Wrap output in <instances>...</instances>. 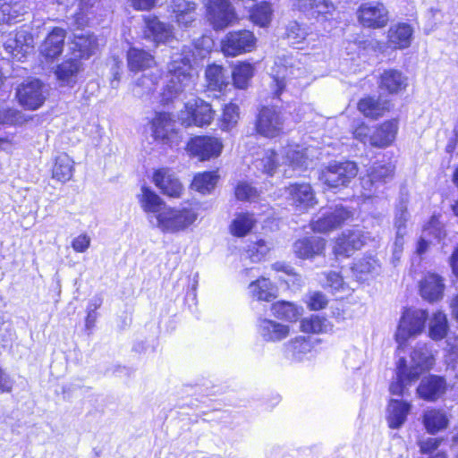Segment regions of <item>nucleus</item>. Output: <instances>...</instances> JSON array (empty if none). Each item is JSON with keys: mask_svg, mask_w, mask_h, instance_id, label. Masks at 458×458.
<instances>
[{"mask_svg": "<svg viewBox=\"0 0 458 458\" xmlns=\"http://www.w3.org/2000/svg\"><path fill=\"white\" fill-rule=\"evenodd\" d=\"M171 60L168 63L167 70L169 79L167 80L161 93V102L168 104L177 98L182 92L191 89L193 85V76L191 73L193 51L191 47L182 46L173 47Z\"/></svg>", "mask_w": 458, "mask_h": 458, "instance_id": "1", "label": "nucleus"}, {"mask_svg": "<svg viewBox=\"0 0 458 458\" xmlns=\"http://www.w3.org/2000/svg\"><path fill=\"white\" fill-rule=\"evenodd\" d=\"M199 216L198 208L188 206L182 208L164 207L155 216L157 226L164 233H175L186 230Z\"/></svg>", "mask_w": 458, "mask_h": 458, "instance_id": "2", "label": "nucleus"}, {"mask_svg": "<svg viewBox=\"0 0 458 458\" xmlns=\"http://www.w3.org/2000/svg\"><path fill=\"white\" fill-rule=\"evenodd\" d=\"M358 174V166L354 162L334 161L321 169L318 180L328 188L346 187Z\"/></svg>", "mask_w": 458, "mask_h": 458, "instance_id": "3", "label": "nucleus"}, {"mask_svg": "<svg viewBox=\"0 0 458 458\" xmlns=\"http://www.w3.org/2000/svg\"><path fill=\"white\" fill-rule=\"evenodd\" d=\"M206 19L215 30H223L238 20L235 8L230 0H204Z\"/></svg>", "mask_w": 458, "mask_h": 458, "instance_id": "4", "label": "nucleus"}, {"mask_svg": "<svg viewBox=\"0 0 458 458\" xmlns=\"http://www.w3.org/2000/svg\"><path fill=\"white\" fill-rule=\"evenodd\" d=\"M425 310L407 309L403 311L395 334L396 342L401 346L411 336L421 334L428 319Z\"/></svg>", "mask_w": 458, "mask_h": 458, "instance_id": "5", "label": "nucleus"}, {"mask_svg": "<svg viewBox=\"0 0 458 458\" xmlns=\"http://www.w3.org/2000/svg\"><path fill=\"white\" fill-rule=\"evenodd\" d=\"M185 110L181 111L179 119L182 125L206 126L211 123L214 114L211 106L200 98L189 101L185 104Z\"/></svg>", "mask_w": 458, "mask_h": 458, "instance_id": "6", "label": "nucleus"}, {"mask_svg": "<svg viewBox=\"0 0 458 458\" xmlns=\"http://www.w3.org/2000/svg\"><path fill=\"white\" fill-rule=\"evenodd\" d=\"M369 239V234L360 228L346 230L337 238L334 252L339 257H350L355 250H360Z\"/></svg>", "mask_w": 458, "mask_h": 458, "instance_id": "7", "label": "nucleus"}, {"mask_svg": "<svg viewBox=\"0 0 458 458\" xmlns=\"http://www.w3.org/2000/svg\"><path fill=\"white\" fill-rule=\"evenodd\" d=\"M284 118L281 112L271 106H264L259 113L257 131L268 138L278 136L284 130Z\"/></svg>", "mask_w": 458, "mask_h": 458, "instance_id": "8", "label": "nucleus"}, {"mask_svg": "<svg viewBox=\"0 0 458 458\" xmlns=\"http://www.w3.org/2000/svg\"><path fill=\"white\" fill-rule=\"evenodd\" d=\"M254 34L247 30L229 32L222 41V50L225 55L236 56L250 52L255 46Z\"/></svg>", "mask_w": 458, "mask_h": 458, "instance_id": "9", "label": "nucleus"}, {"mask_svg": "<svg viewBox=\"0 0 458 458\" xmlns=\"http://www.w3.org/2000/svg\"><path fill=\"white\" fill-rule=\"evenodd\" d=\"M352 215L350 209L343 206L331 207L317 220L312 221V229L318 233L329 232L350 221Z\"/></svg>", "mask_w": 458, "mask_h": 458, "instance_id": "10", "label": "nucleus"}, {"mask_svg": "<svg viewBox=\"0 0 458 458\" xmlns=\"http://www.w3.org/2000/svg\"><path fill=\"white\" fill-rule=\"evenodd\" d=\"M44 85L39 80H29L22 82L16 90L20 104L28 109L35 110L46 100Z\"/></svg>", "mask_w": 458, "mask_h": 458, "instance_id": "11", "label": "nucleus"}, {"mask_svg": "<svg viewBox=\"0 0 458 458\" xmlns=\"http://www.w3.org/2000/svg\"><path fill=\"white\" fill-rule=\"evenodd\" d=\"M360 22L368 28H383L388 21V11L379 2L362 4L358 10Z\"/></svg>", "mask_w": 458, "mask_h": 458, "instance_id": "12", "label": "nucleus"}, {"mask_svg": "<svg viewBox=\"0 0 458 458\" xmlns=\"http://www.w3.org/2000/svg\"><path fill=\"white\" fill-rule=\"evenodd\" d=\"M33 47V38L26 30L10 33L4 41V48L10 56L21 61Z\"/></svg>", "mask_w": 458, "mask_h": 458, "instance_id": "13", "label": "nucleus"}, {"mask_svg": "<svg viewBox=\"0 0 458 458\" xmlns=\"http://www.w3.org/2000/svg\"><path fill=\"white\" fill-rule=\"evenodd\" d=\"M152 133L157 140L171 145L177 139L176 122L169 113H157L152 120Z\"/></svg>", "mask_w": 458, "mask_h": 458, "instance_id": "14", "label": "nucleus"}, {"mask_svg": "<svg viewBox=\"0 0 458 458\" xmlns=\"http://www.w3.org/2000/svg\"><path fill=\"white\" fill-rule=\"evenodd\" d=\"M66 30L55 27L47 36L39 47V54L47 63H52L58 58L64 47Z\"/></svg>", "mask_w": 458, "mask_h": 458, "instance_id": "15", "label": "nucleus"}, {"mask_svg": "<svg viewBox=\"0 0 458 458\" xmlns=\"http://www.w3.org/2000/svg\"><path fill=\"white\" fill-rule=\"evenodd\" d=\"M434 356L426 344H418L411 353L408 364L409 376L419 378L425 371L429 370L434 365Z\"/></svg>", "mask_w": 458, "mask_h": 458, "instance_id": "16", "label": "nucleus"}, {"mask_svg": "<svg viewBox=\"0 0 458 458\" xmlns=\"http://www.w3.org/2000/svg\"><path fill=\"white\" fill-rule=\"evenodd\" d=\"M223 145L215 137L199 136L191 139L188 143V150L200 160H207L220 155Z\"/></svg>", "mask_w": 458, "mask_h": 458, "instance_id": "17", "label": "nucleus"}, {"mask_svg": "<svg viewBox=\"0 0 458 458\" xmlns=\"http://www.w3.org/2000/svg\"><path fill=\"white\" fill-rule=\"evenodd\" d=\"M286 199L299 211H304L316 204L315 195L309 183L291 184L285 189Z\"/></svg>", "mask_w": 458, "mask_h": 458, "instance_id": "18", "label": "nucleus"}, {"mask_svg": "<svg viewBox=\"0 0 458 458\" xmlns=\"http://www.w3.org/2000/svg\"><path fill=\"white\" fill-rule=\"evenodd\" d=\"M168 9L179 27L188 28L197 19V4L193 1L171 0Z\"/></svg>", "mask_w": 458, "mask_h": 458, "instance_id": "19", "label": "nucleus"}, {"mask_svg": "<svg viewBox=\"0 0 458 458\" xmlns=\"http://www.w3.org/2000/svg\"><path fill=\"white\" fill-rule=\"evenodd\" d=\"M446 390V382L444 377L429 375L421 379L417 393L419 396L428 402H434L440 398Z\"/></svg>", "mask_w": 458, "mask_h": 458, "instance_id": "20", "label": "nucleus"}, {"mask_svg": "<svg viewBox=\"0 0 458 458\" xmlns=\"http://www.w3.org/2000/svg\"><path fill=\"white\" fill-rule=\"evenodd\" d=\"M144 38L152 40L156 45L167 43L173 38L172 27L160 21L155 16L145 18Z\"/></svg>", "mask_w": 458, "mask_h": 458, "instance_id": "21", "label": "nucleus"}, {"mask_svg": "<svg viewBox=\"0 0 458 458\" xmlns=\"http://www.w3.org/2000/svg\"><path fill=\"white\" fill-rule=\"evenodd\" d=\"M258 333L266 342H280L290 335L287 325L272 319L259 318L258 320Z\"/></svg>", "mask_w": 458, "mask_h": 458, "instance_id": "22", "label": "nucleus"}, {"mask_svg": "<svg viewBox=\"0 0 458 458\" xmlns=\"http://www.w3.org/2000/svg\"><path fill=\"white\" fill-rule=\"evenodd\" d=\"M153 181L156 186L167 196L179 197L182 191V183L169 169L162 168L157 170L154 174Z\"/></svg>", "mask_w": 458, "mask_h": 458, "instance_id": "23", "label": "nucleus"}, {"mask_svg": "<svg viewBox=\"0 0 458 458\" xmlns=\"http://www.w3.org/2000/svg\"><path fill=\"white\" fill-rule=\"evenodd\" d=\"M294 72L295 70L293 66L276 64L272 71V81L270 84L273 98H281V95L293 78Z\"/></svg>", "mask_w": 458, "mask_h": 458, "instance_id": "24", "label": "nucleus"}, {"mask_svg": "<svg viewBox=\"0 0 458 458\" xmlns=\"http://www.w3.org/2000/svg\"><path fill=\"white\" fill-rule=\"evenodd\" d=\"M444 289L443 279L436 274H428L420 284L421 297L429 302L441 300L444 295Z\"/></svg>", "mask_w": 458, "mask_h": 458, "instance_id": "25", "label": "nucleus"}, {"mask_svg": "<svg viewBox=\"0 0 458 458\" xmlns=\"http://www.w3.org/2000/svg\"><path fill=\"white\" fill-rule=\"evenodd\" d=\"M250 296L259 301L270 302L277 297V287L266 277L251 282L248 286Z\"/></svg>", "mask_w": 458, "mask_h": 458, "instance_id": "26", "label": "nucleus"}, {"mask_svg": "<svg viewBox=\"0 0 458 458\" xmlns=\"http://www.w3.org/2000/svg\"><path fill=\"white\" fill-rule=\"evenodd\" d=\"M310 149L299 146H288L282 151L284 164L295 169H307L312 163L310 157Z\"/></svg>", "mask_w": 458, "mask_h": 458, "instance_id": "27", "label": "nucleus"}, {"mask_svg": "<svg viewBox=\"0 0 458 458\" xmlns=\"http://www.w3.org/2000/svg\"><path fill=\"white\" fill-rule=\"evenodd\" d=\"M413 28L405 22H400L390 27L388 30V42L394 47L404 49L411 46Z\"/></svg>", "mask_w": 458, "mask_h": 458, "instance_id": "28", "label": "nucleus"}, {"mask_svg": "<svg viewBox=\"0 0 458 458\" xmlns=\"http://www.w3.org/2000/svg\"><path fill=\"white\" fill-rule=\"evenodd\" d=\"M397 128V122L394 120L382 123L369 136V144L376 148L389 146L395 139Z\"/></svg>", "mask_w": 458, "mask_h": 458, "instance_id": "29", "label": "nucleus"}, {"mask_svg": "<svg viewBox=\"0 0 458 458\" xmlns=\"http://www.w3.org/2000/svg\"><path fill=\"white\" fill-rule=\"evenodd\" d=\"M127 64L130 71L140 72L153 67L156 61L149 52L131 47L127 51Z\"/></svg>", "mask_w": 458, "mask_h": 458, "instance_id": "30", "label": "nucleus"}, {"mask_svg": "<svg viewBox=\"0 0 458 458\" xmlns=\"http://www.w3.org/2000/svg\"><path fill=\"white\" fill-rule=\"evenodd\" d=\"M408 362L405 358L401 357L396 364V377L389 386V391L394 395L402 396L404 394L407 386L418 378L409 376Z\"/></svg>", "mask_w": 458, "mask_h": 458, "instance_id": "31", "label": "nucleus"}, {"mask_svg": "<svg viewBox=\"0 0 458 458\" xmlns=\"http://www.w3.org/2000/svg\"><path fill=\"white\" fill-rule=\"evenodd\" d=\"M411 411L410 403L391 399L387 406L386 420L389 428H399L406 421Z\"/></svg>", "mask_w": 458, "mask_h": 458, "instance_id": "32", "label": "nucleus"}, {"mask_svg": "<svg viewBox=\"0 0 458 458\" xmlns=\"http://www.w3.org/2000/svg\"><path fill=\"white\" fill-rule=\"evenodd\" d=\"M380 268L379 261L374 256L369 255L356 260L352 267V271L357 281L363 282L369 276L377 275Z\"/></svg>", "mask_w": 458, "mask_h": 458, "instance_id": "33", "label": "nucleus"}, {"mask_svg": "<svg viewBox=\"0 0 458 458\" xmlns=\"http://www.w3.org/2000/svg\"><path fill=\"white\" fill-rule=\"evenodd\" d=\"M325 249V241L319 237H307L296 241L293 251L301 259H310L320 254Z\"/></svg>", "mask_w": 458, "mask_h": 458, "instance_id": "34", "label": "nucleus"}, {"mask_svg": "<svg viewBox=\"0 0 458 458\" xmlns=\"http://www.w3.org/2000/svg\"><path fill=\"white\" fill-rule=\"evenodd\" d=\"M97 48V38L93 35L75 36L70 47L73 57L78 58L80 61L94 55Z\"/></svg>", "mask_w": 458, "mask_h": 458, "instance_id": "35", "label": "nucleus"}, {"mask_svg": "<svg viewBox=\"0 0 458 458\" xmlns=\"http://www.w3.org/2000/svg\"><path fill=\"white\" fill-rule=\"evenodd\" d=\"M407 86V77L395 69L384 71L380 76L379 88L388 93H398Z\"/></svg>", "mask_w": 458, "mask_h": 458, "instance_id": "36", "label": "nucleus"}, {"mask_svg": "<svg viewBox=\"0 0 458 458\" xmlns=\"http://www.w3.org/2000/svg\"><path fill=\"white\" fill-rule=\"evenodd\" d=\"M297 6L301 12L314 18L321 16L327 19V15L335 10L329 0H298Z\"/></svg>", "mask_w": 458, "mask_h": 458, "instance_id": "37", "label": "nucleus"}, {"mask_svg": "<svg viewBox=\"0 0 458 458\" xmlns=\"http://www.w3.org/2000/svg\"><path fill=\"white\" fill-rule=\"evenodd\" d=\"M81 66V62L72 56L57 65L55 73L58 81H62L63 84L70 85L75 83Z\"/></svg>", "mask_w": 458, "mask_h": 458, "instance_id": "38", "label": "nucleus"}, {"mask_svg": "<svg viewBox=\"0 0 458 458\" xmlns=\"http://www.w3.org/2000/svg\"><path fill=\"white\" fill-rule=\"evenodd\" d=\"M394 165L390 163L388 164H375L368 170V178L362 179L363 187H366L367 184L373 185L375 183L379 182H386L388 180L392 179L394 174Z\"/></svg>", "mask_w": 458, "mask_h": 458, "instance_id": "39", "label": "nucleus"}, {"mask_svg": "<svg viewBox=\"0 0 458 458\" xmlns=\"http://www.w3.org/2000/svg\"><path fill=\"white\" fill-rule=\"evenodd\" d=\"M422 422L429 434H436L447 427L448 419L443 411L431 409L424 411Z\"/></svg>", "mask_w": 458, "mask_h": 458, "instance_id": "40", "label": "nucleus"}, {"mask_svg": "<svg viewBox=\"0 0 458 458\" xmlns=\"http://www.w3.org/2000/svg\"><path fill=\"white\" fill-rule=\"evenodd\" d=\"M388 102H381L378 99L369 97L362 98L358 103V109L366 117L377 119L388 109Z\"/></svg>", "mask_w": 458, "mask_h": 458, "instance_id": "41", "label": "nucleus"}, {"mask_svg": "<svg viewBox=\"0 0 458 458\" xmlns=\"http://www.w3.org/2000/svg\"><path fill=\"white\" fill-rule=\"evenodd\" d=\"M309 35V28L295 21H290L285 28L284 38L288 40L289 44L296 48H302L301 45Z\"/></svg>", "mask_w": 458, "mask_h": 458, "instance_id": "42", "label": "nucleus"}, {"mask_svg": "<svg viewBox=\"0 0 458 458\" xmlns=\"http://www.w3.org/2000/svg\"><path fill=\"white\" fill-rule=\"evenodd\" d=\"M287 357L296 361L303 360L311 352L312 345L305 337H296L286 345Z\"/></svg>", "mask_w": 458, "mask_h": 458, "instance_id": "43", "label": "nucleus"}, {"mask_svg": "<svg viewBox=\"0 0 458 458\" xmlns=\"http://www.w3.org/2000/svg\"><path fill=\"white\" fill-rule=\"evenodd\" d=\"M73 173V161L65 154H60L55 158L53 167V177L59 182H65L69 181Z\"/></svg>", "mask_w": 458, "mask_h": 458, "instance_id": "44", "label": "nucleus"}, {"mask_svg": "<svg viewBox=\"0 0 458 458\" xmlns=\"http://www.w3.org/2000/svg\"><path fill=\"white\" fill-rule=\"evenodd\" d=\"M272 314L279 318L287 321H295L301 315V308L289 301H277L271 306Z\"/></svg>", "mask_w": 458, "mask_h": 458, "instance_id": "45", "label": "nucleus"}, {"mask_svg": "<svg viewBox=\"0 0 458 458\" xmlns=\"http://www.w3.org/2000/svg\"><path fill=\"white\" fill-rule=\"evenodd\" d=\"M139 200L145 212L158 215L164 209L162 208L164 203L160 197L148 187L143 186L141 188V194L139 196Z\"/></svg>", "mask_w": 458, "mask_h": 458, "instance_id": "46", "label": "nucleus"}, {"mask_svg": "<svg viewBox=\"0 0 458 458\" xmlns=\"http://www.w3.org/2000/svg\"><path fill=\"white\" fill-rule=\"evenodd\" d=\"M205 75L209 89L222 91L223 88L226 86L225 70L222 66L216 64L208 65Z\"/></svg>", "mask_w": 458, "mask_h": 458, "instance_id": "47", "label": "nucleus"}, {"mask_svg": "<svg viewBox=\"0 0 458 458\" xmlns=\"http://www.w3.org/2000/svg\"><path fill=\"white\" fill-rule=\"evenodd\" d=\"M22 14L23 6L21 4L0 0V24L16 21Z\"/></svg>", "mask_w": 458, "mask_h": 458, "instance_id": "48", "label": "nucleus"}, {"mask_svg": "<svg viewBox=\"0 0 458 458\" xmlns=\"http://www.w3.org/2000/svg\"><path fill=\"white\" fill-rule=\"evenodd\" d=\"M429 336L437 341L445 337L448 330L447 318L445 313L436 312L429 321Z\"/></svg>", "mask_w": 458, "mask_h": 458, "instance_id": "49", "label": "nucleus"}, {"mask_svg": "<svg viewBox=\"0 0 458 458\" xmlns=\"http://www.w3.org/2000/svg\"><path fill=\"white\" fill-rule=\"evenodd\" d=\"M276 156V153L272 149L265 150L262 157L253 162L255 169L262 174L272 175L278 165Z\"/></svg>", "mask_w": 458, "mask_h": 458, "instance_id": "50", "label": "nucleus"}, {"mask_svg": "<svg viewBox=\"0 0 458 458\" xmlns=\"http://www.w3.org/2000/svg\"><path fill=\"white\" fill-rule=\"evenodd\" d=\"M254 219L250 214H240L232 222L230 225L231 233L237 236H245L253 227Z\"/></svg>", "mask_w": 458, "mask_h": 458, "instance_id": "51", "label": "nucleus"}, {"mask_svg": "<svg viewBox=\"0 0 458 458\" xmlns=\"http://www.w3.org/2000/svg\"><path fill=\"white\" fill-rule=\"evenodd\" d=\"M216 181L217 176L215 174L211 172H205L194 177L191 187L197 191L206 194L215 188Z\"/></svg>", "mask_w": 458, "mask_h": 458, "instance_id": "52", "label": "nucleus"}, {"mask_svg": "<svg viewBox=\"0 0 458 458\" xmlns=\"http://www.w3.org/2000/svg\"><path fill=\"white\" fill-rule=\"evenodd\" d=\"M327 327V320L318 315H311L301 321V329L305 333L319 334L326 332Z\"/></svg>", "mask_w": 458, "mask_h": 458, "instance_id": "53", "label": "nucleus"}, {"mask_svg": "<svg viewBox=\"0 0 458 458\" xmlns=\"http://www.w3.org/2000/svg\"><path fill=\"white\" fill-rule=\"evenodd\" d=\"M252 75V65L245 63L235 66L232 72L233 83L239 89H245Z\"/></svg>", "mask_w": 458, "mask_h": 458, "instance_id": "54", "label": "nucleus"}, {"mask_svg": "<svg viewBox=\"0 0 458 458\" xmlns=\"http://www.w3.org/2000/svg\"><path fill=\"white\" fill-rule=\"evenodd\" d=\"M271 17V6L266 2L257 4L250 12L251 21L260 27L267 26L270 23Z\"/></svg>", "mask_w": 458, "mask_h": 458, "instance_id": "55", "label": "nucleus"}, {"mask_svg": "<svg viewBox=\"0 0 458 458\" xmlns=\"http://www.w3.org/2000/svg\"><path fill=\"white\" fill-rule=\"evenodd\" d=\"M239 117V106L233 103L226 105L221 119V129L226 131L232 130L237 124Z\"/></svg>", "mask_w": 458, "mask_h": 458, "instance_id": "56", "label": "nucleus"}, {"mask_svg": "<svg viewBox=\"0 0 458 458\" xmlns=\"http://www.w3.org/2000/svg\"><path fill=\"white\" fill-rule=\"evenodd\" d=\"M21 118L20 111L0 99V125H15L21 122Z\"/></svg>", "mask_w": 458, "mask_h": 458, "instance_id": "57", "label": "nucleus"}, {"mask_svg": "<svg viewBox=\"0 0 458 458\" xmlns=\"http://www.w3.org/2000/svg\"><path fill=\"white\" fill-rule=\"evenodd\" d=\"M409 219L407 211V200L402 198L396 206L394 226L398 233H406V223Z\"/></svg>", "mask_w": 458, "mask_h": 458, "instance_id": "58", "label": "nucleus"}, {"mask_svg": "<svg viewBox=\"0 0 458 458\" xmlns=\"http://www.w3.org/2000/svg\"><path fill=\"white\" fill-rule=\"evenodd\" d=\"M156 89L155 82L148 76H142L138 79L133 92L136 96L141 98L144 95H148Z\"/></svg>", "mask_w": 458, "mask_h": 458, "instance_id": "59", "label": "nucleus"}, {"mask_svg": "<svg viewBox=\"0 0 458 458\" xmlns=\"http://www.w3.org/2000/svg\"><path fill=\"white\" fill-rule=\"evenodd\" d=\"M443 438L439 437H426L418 441L420 452L423 454L432 455L438 449Z\"/></svg>", "mask_w": 458, "mask_h": 458, "instance_id": "60", "label": "nucleus"}, {"mask_svg": "<svg viewBox=\"0 0 458 458\" xmlns=\"http://www.w3.org/2000/svg\"><path fill=\"white\" fill-rule=\"evenodd\" d=\"M258 191L247 182H240L235 189V196L240 200H250L257 197Z\"/></svg>", "mask_w": 458, "mask_h": 458, "instance_id": "61", "label": "nucleus"}, {"mask_svg": "<svg viewBox=\"0 0 458 458\" xmlns=\"http://www.w3.org/2000/svg\"><path fill=\"white\" fill-rule=\"evenodd\" d=\"M422 234L428 239H437L440 240L442 235L444 234L442 227L439 222L433 218L431 221L424 227L422 231Z\"/></svg>", "mask_w": 458, "mask_h": 458, "instance_id": "62", "label": "nucleus"}, {"mask_svg": "<svg viewBox=\"0 0 458 458\" xmlns=\"http://www.w3.org/2000/svg\"><path fill=\"white\" fill-rule=\"evenodd\" d=\"M90 245V238L87 234H81L72 242V247L76 252L86 251Z\"/></svg>", "mask_w": 458, "mask_h": 458, "instance_id": "63", "label": "nucleus"}, {"mask_svg": "<svg viewBox=\"0 0 458 458\" xmlns=\"http://www.w3.org/2000/svg\"><path fill=\"white\" fill-rule=\"evenodd\" d=\"M327 300L321 293H314L310 295L309 301V307L311 310H318L326 307Z\"/></svg>", "mask_w": 458, "mask_h": 458, "instance_id": "64", "label": "nucleus"}]
</instances>
